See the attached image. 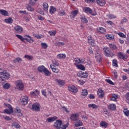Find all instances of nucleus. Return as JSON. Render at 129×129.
I'll return each instance as SVG.
<instances>
[{
    "label": "nucleus",
    "instance_id": "obj_15",
    "mask_svg": "<svg viewBox=\"0 0 129 129\" xmlns=\"http://www.w3.org/2000/svg\"><path fill=\"white\" fill-rule=\"evenodd\" d=\"M78 13H79L78 10L73 11L71 13V15H70L71 19H74V18H75V17H76L77 15H78Z\"/></svg>",
    "mask_w": 129,
    "mask_h": 129
},
{
    "label": "nucleus",
    "instance_id": "obj_5",
    "mask_svg": "<svg viewBox=\"0 0 129 129\" xmlns=\"http://www.w3.org/2000/svg\"><path fill=\"white\" fill-rule=\"evenodd\" d=\"M83 11L86 14H90L92 16H96L97 13L96 12H93L92 10L89 7H85L83 9Z\"/></svg>",
    "mask_w": 129,
    "mask_h": 129
},
{
    "label": "nucleus",
    "instance_id": "obj_17",
    "mask_svg": "<svg viewBox=\"0 0 129 129\" xmlns=\"http://www.w3.org/2000/svg\"><path fill=\"white\" fill-rule=\"evenodd\" d=\"M74 125L76 126V127H78V126H82V125H83V123L82 122V121L78 119L75 121L74 123Z\"/></svg>",
    "mask_w": 129,
    "mask_h": 129
},
{
    "label": "nucleus",
    "instance_id": "obj_20",
    "mask_svg": "<svg viewBox=\"0 0 129 129\" xmlns=\"http://www.w3.org/2000/svg\"><path fill=\"white\" fill-rule=\"evenodd\" d=\"M25 37H26L25 38V40L26 41H27V42H29V43H33L34 42V40L33 38H32V37L30 35H25Z\"/></svg>",
    "mask_w": 129,
    "mask_h": 129
},
{
    "label": "nucleus",
    "instance_id": "obj_41",
    "mask_svg": "<svg viewBox=\"0 0 129 129\" xmlns=\"http://www.w3.org/2000/svg\"><path fill=\"white\" fill-rule=\"evenodd\" d=\"M88 94V91L86 89H84L82 91V95L83 96H86Z\"/></svg>",
    "mask_w": 129,
    "mask_h": 129
},
{
    "label": "nucleus",
    "instance_id": "obj_28",
    "mask_svg": "<svg viewBox=\"0 0 129 129\" xmlns=\"http://www.w3.org/2000/svg\"><path fill=\"white\" fill-rule=\"evenodd\" d=\"M45 68H46L44 66H40L37 68V70L38 72H40V73H42L44 72V70Z\"/></svg>",
    "mask_w": 129,
    "mask_h": 129
},
{
    "label": "nucleus",
    "instance_id": "obj_26",
    "mask_svg": "<svg viewBox=\"0 0 129 129\" xmlns=\"http://www.w3.org/2000/svg\"><path fill=\"white\" fill-rule=\"evenodd\" d=\"M96 2L100 7H103V6L105 5V1L104 0H96Z\"/></svg>",
    "mask_w": 129,
    "mask_h": 129
},
{
    "label": "nucleus",
    "instance_id": "obj_32",
    "mask_svg": "<svg viewBox=\"0 0 129 129\" xmlns=\"http://www.w3.org/2000/svg\"><path fill=\"white\" fill-rule=\"evenodd\" d=\"M81 20L83 23H85L86 24L88 23V20L84 15H82L81 16Z\"/></svg>",
    "mask_w": 129,
    "mask_h": 129
},
{
    "label": "nucleus",
    "instance_id": "obj_46",
    "mask_svg": "<svg viewBox=\"0 0 129 129\" xmlns=\"http://www.w3.org/2000/svg\"><path fill=\"white\" fill-rule=\"evenodd\" d=\"M15 112L17 113H18V116H22V113H21V109H20V108H16L15 110Z\"/></svg>",
    "mask_w": 129,
    "mask_h": 129
},
{
    "label": "nucleus",
    "instance_id": "obj_44",
    "mask_svg": "<svg viewBox=\"0 0 129 129\" xmlns=\"http://www.w3.org/2000/svg\"><path fill=\"white\" fill-rule=\"evenodd\" d=\"M22 59H21V58H20V57H17V58H16L15 59H14V60H13V62H14V63H17V62H18V63H21V62H22Z\"/></svg>",
    "mask_w": 129,
    "mask_h": 129
},
{
    "label": "nucleus",
    "instance_id": "obj_31",
    "mask_svg": "<svg viewBox=\"0 0 129 129\" xmlns=\"http://www.w3.org/2000/svg\"><path fill=\"white\" fill-rule=\"evenodd\" d=\"M108 108L110 110H115L116 109V106L114 104H111L108 106Z\"/></svg>",
    "mask_w": 129,
    "mask_h": 129
},
{
    "label": "nucleus",
    "instance_id": "obj_12",
    "mask_svg": "<svg viewBox=\"0 0 129 129\" xmlns=\"http://www.w3.org/2000/svg\"><path fill=\"white\" fill-rule=\"evenodd\" d=\"M106 32V30L105 29V28L103 27H100L97 28V32L98 34H105Z\"/></svg>",
    "mask_w": 129,
    "mask_h": 129
},
{
    "label": "nucleus",
    "instance_id": "obj_23",
    "mask_svg": "<svg viewBox=\"0 0 129 129\" xmlns=\"http://www.w3.org/2000/svg\"><path fill=\"white\" fill-rule=\"evenodd\" d=\"M95 57L96 58L97 62H101V55H100V53H99L98 52H96Z\"/></svg>",
    "mask_w": 129,
    "mask_h": 129
},
{
    "label": "nucleus",
    "instance_id": "obj_30",
    "mask_svg": "<svg viewBox=\"0 0 129 129\" xmlns=\"http://www.w3.org/2000/svg\"><path fill=\"white\" fill-rule=\"evenodd\" d=\"M57 59H65L66 58V54L63 53H59L57 55Z\"/></svg>",
    "mask_w": 129,
    "mask_h": 129
},
{
    "label": "nucleus",
    "instance_id": "obj_59",
    "mask_svg": "<svg viewBox=\"0 0 129 129\" xmlns=\"http://www.w3.org/2000/svg\"><path fill=\"white\" fill-rule=\"evenodd\" d=\"M117 34L118 36H119V37H121V38H125V35L121 32H119L117 33Z\"/></svg>",
    "mask_w": 129,
    "mask_h": 129
},
{
    "label": "nucleus",
    "instance_id": "obj_10",
    "mask_svg": "<svg viewBox=\"0 0 129 129\" xmlns=\"http://www.w3.org/2000/svg\"><path fill=\"white\" fill-rule=\"evenodd\" d=\"M28 102H29V98L28 96H25L23 97L21 100V104L22 105H26V104H28Z\"/></svg>",
    "mask_w": 129,
    "mask_h": 129
},
{
    "label": "nucleus",
    "instance_id": "obj_51",
    "mask_svg": "<svg viewBox=\"0 0 129 129\" xmlns=\"http://www.w3.org/2000/svg\"><path fill=\"white\" fill-rule=\"evenodd\" d=\"M26 9H27V10L29 11V12H34V8H33V7H32L31 6H29L27 5Z\"/></svg>",
    "mask_w": 129,
    "mask_h": 129
},
{
    "label": "nucleus",
    "instance_id": "obj_6",
    "mask_svg": "<svg viewBox=\"0 0 129 129\" xmlns=\"http://www.w3.org/2000/svg\"><path fill=\"white\" fill-rule=\"evenodd\" d=\"M32 107L31 109L34 110V111H40V109L41 108V105L38 103H35L31 105Z\"/></svg>",
    "mask_w": 129,
    "mask_h": 129
},
{
    "label": "nucleus",
    "instance_id": "obj_49",
    "mask_svg": "<svg viewBox=\"0 0 129 129\" xmlns=\"http://www.w3.org/2000/svg\"><path fill=\"white\" fill-rule=\"evenodd\" d=\"M127 19L126 18H123L121 20V24L122 25L123 24H125V23H127Z\"/></svg>",
    "mask_w": 129,
    "mask_h": 129
},
{
    "label": "nucleus",
    "instance_id": "obj_21",
    "mask_svg": "<svg viewBox=\"0 0 129 129\" xmlns=\"http://www.w3.org/2000/svg\"><path fill=\"white\" fill-rule=\"evenodd\" d=\"M30 94H31L32 96H38V95L40 94V91L38 90H35V91L30 92Z\"/></svg>",
    "mask_w": 129,
    "mask_h": 129
},
{
    "label": "nucleus",
    "instance_id": "obj_58",
    "mask_svg": "<svg viewBox=\"0 0 129 129\" xmlns=\"http://www.w3.org/2000/svg\"><path fill=\"white\" fill-rule=\"evenodd\" d=\"M41 93L45 97H47V92L46 91V90H42Z\"/></svg>",
    "mask_w": 129,
    "mask_h": 129
},
{
    "label": "nucleus",
    "instance_id": "obj_4",
    "mask_svg": "<svg viewBox=\"0 0 129 129\" xmlns=\"http://www.w3.org/2000/svg\"><path fill=\"white\" fill-rule=\"evenodd\" d=\"M0 75H2L3 78H5V79H9V78H10V74H9V73L2 68H0Z\"/></svg>",
    "mask_w": 129,
    "mask_h": 129
},
{
    "label": "nucleus",
    "instance_id": "obj_43",
    "mask_svg": "<svg viewBox=\"0 0 129 129\" xmlns=\"http://www.w3.org/2000/svg\"><path fill=\"white\" fill-rule=\"evenodd\" d=\"M10 87H11V85L8 83H6L3 86V88H4V89H9Z\"/></svg>",
    "mask_w": 129,
    "mask_h": 129
},
{
    "label": "nucleus",
    "instance_id": "obj_60",
    "mask_svg": "<svg viewBox=\"0 0 129 129\" xmlns=\"http://www.w3.org/2000/svg\"><path fill=\"white\" fill-rule=\"evenodd\" d=\"M88 43H89V44H90L91 45H92L93 44H94V43H95V41L94 40V39H92L90 40H88Z\"/></svg>",
    "mask_w": 129,
    "mask_h": 129
},
{
    "label": "nucleus",
    "instance_id": "obj_1",
    "mask_svg": "<svg viewBox=\"0 0 129 129\" xmlns=\"http://www.w3.org/2000/svg\"><path fill=\"white\" fill-rule=\"evenodd\" d=\"M63 124V122L61 120H56L53 124V126L56 129H67L69 124L67 123L66 124Z\"/></svg>",
    "mask_w": 129,
    "mask_h": 129
},
{
    "label": "nucleus",
    "instance_id": "obj_24",
    "mask_svg": "<svg viewBox=\"0 0 129 129\" xmlns=\"http://www.w3.org/2000/svg\"><path fill=\"white\" fill-rule=\"evenodd\" d=\"M57 11L56 8L53 6H51L49 9V13L50 15H54L55 13Z\"/></svg>",
    "mask_w": 129,
    "mask_h": 129
},
{
    "label": "nucleus",
    "instance_id": "obj_39",
    "mask_svg": "<svg viewBox=\"0 0 129 129\" xmlns=\"http://www.w3.org/2000/svg\"><path fill=\"white\" fill-rule=\"evenodd\" d=\"M76 67H77L78 69H80L81 70H83V71L85 70V67H84V66L82 64H76Z\"/></svg>",
    "mask_w": 129,
    "mask_h": 129
},
{
    "label": "nucleus",
    "instance_id": "obj_35",
    "mask_svg": "<svg viewBox=\"0 0 129 129\" xmlns=\"http://www.w3.org/2000/svg\"><path fill=\"white\" fill-rule=\"evenodd\" d=\"M4 22H5L6 24H12V23L14 22V20L12 18H9L8 19H5Z\"/></svg>",
    "mask_w": 129,
    "mask_h": 129
},
{
    "label": "nucleus",
    "instance_id": "obj_62",
    "mask_svg": "<svg viewBox=\"0 0 129 129\" xmlns=\"http://www.w3.org/2000/svg\"><path fill=\"white\" fill-rule=\"evenodd\" d=\"M106 82H107V83H109V84H111V85H113V82H112V81L109 79H107L106 80Z\"/></svg>",
    "mask_w": 129,
    "mask_h": 129
},
{
    "label": "nucleus",
    "instance_id": "obj_38",
    "mask_svg": "<svg viewBox=\"0 0 129 129\" xmlns=\"http://www.w3.org/2000/svg\"><path fill=\"white\" fill-rule=\"evenodd\" d=\"M33 37L37 38V39H43V35L39 34H33Z\"/></svg>",
    "mask_w": 129,
    "mask_h": 129
},
{
    "label": "nucleus",
    "instance_id": "obj_63",
    "mask_svg": "<svg viewBox=\"0 0 129 129\" xmlns=\"http://www.w3.org/2000/svg\"><path fill=\"white\" fill-rule=\"evenodd\" d=\"M38 20H39V21H44V20L43 17L41 15H39L38 16Z\"/></svg>",
    "mask_w": 129,
    "mask_h": 129
},
{
    "label": "nucleus",
    "instance_id": "obj_45",
    "mask_svg": "<svg viewBox=\"0 0 129 129\" xmlns=\"http://www.w3.org/2000/svg\"><path fill=\"white\" fill-rule=\"evenodd\" d=\"M55 45H56V46H58L59 47H62V46H64V45H65V43L64 42L57 41L55 43Z\"/></svg>",
    "mask_w": 129,
    "mask_h": 129
},
{
    "label": "nucleus",
    "instance_id": "obj_55",
    "mask_svg": "<svg viewBox=\"0 0 129 129\" xmlns=\"http://www.w3.org/2000/svg\"><path fill=\"white\" fill-rule=\"evenodd\" d=\"M116 99H117V95L114 94H113L112 95V98H111L112 100H113V101H115V100H116Z\"/></svg>",
    "mask_w": 129,
    "mask_h": 129
},
{
    "label": "nucleus",
    "instance_id": "obj_57",
    "mask_svg": "<svg viewBox=\"0 0 129 129\" xmlns=\"http://www.w3.org/2000/svg\"><path fill=\"white\" fill-rule=\"evenodd\" d=\"M48 34H49L50 36H55V35H56V31H49Z\"/></svg>",
    "mask_w": 129,
    "mask_h": 129
},
{
    "label": "nucleus",
    "instance_id": "obj_50",
    "mask_svg": "<svg viewBox=\"0 0 129 129\" xmlns=\"http://www.w3.org/2000/svg\"><path fill=\"white\" fill-rule=\"evenodd\" d=\"M112 65L114 66V67H117L118 66L117 65V60L116 59H113L112 61Z\"/></svg>",
    "mask_w": 129,
    "mask_h": 129
},
{
    "label": "nucleus",
    "instance_id": "obj_33",
    "mask_svg": "<svg viewBox=\"0 0 129 129\" xmlns=\"http://www.w3.org/2000/svg\"><path fill=\"white\" fill-rule=\"evenodd\" d=\"M43 72L44 73V75L45 76H50V75H51V73L46 68L44 69V70Z\"/></svg>",
    "mask_w": 129,
    "mask_h": 129
},
{
    "label": "nucleus",
    "instance_id": "obj_16",
    "mask_svg": "<svg viewBox=\"0 0 129 129\" xmlns=\"http://www.w3.org/2000/svg\"><path fill=\"white\" fill-rule=\"evenodd\" d=\"M103 50L104 52V54L106 57H109V53H110L109 48H108V47H104L103 48Z\"/></svg>",
    "mask_w": 129,
    "mask_h": 129
},
{
    "label": "nucleus",
    "instance_id": "obj_3",
    "mask_svg": "<svg viewBox=\"0 0 129 129\" xmlns=\"http://www.w3.org/2000/svg\"><path fill=\"white\" fill-rule=\"evenodd\" d=\"M15 89H18V90H23L24 89V83L23 81L21 80H18L15 82Z\"/></svg>",
    "mask_w": 129,
    "mask_h": 129
},
{
    "label": "nucleus",
    "instance_id": "obj_22",
    "mask_svg": "<svg viewBox=\"0 0 129 129\" xmlns=\"http://www.w3.org/2000/svg\"><path fill=\"white\" fill-rule=\"evenodd\" d=\"M88 106L89 108H93V109H97L99 107V106L93 103L89 104Z\"/></svg>",
    "mask_w": 129,
    "mask_h": 129
},
{
    "label": "nucleus",
    "instance_id": "obj_13",
    "mask_svg": "<svg viewBox=\"0 0 129 129\" xmlns=\"http://www.w3.org/2000/svg\"><path fill=\"white\" fill-rule=\"evenodd\" d=\"M97 94L100 98H103L104 97V91L101 89H99L97 91Z\"/></svg>",
    "mask_w": 129,
    "mask_h": 129
},
{
    "label": "nucleus",
    "instance_id": "obj_14",
    "mask_svg": "<svg viewBox=\"0 0 129 129\" xmlns=\"http://www.w3.org/2000/svg\"><path fill=\"white\" fill-rule=\"evenodd\" d=\"M78 76L82 78H86L88 76V73L86 72H80L78 74Z\"/></svg>",
    "mask_w": 129,
    "mask_h": 129
},
{
    "label": "nucleus",
    "instance_id": "obj_54",
    "mask_svg": "<svg viewBox=\"0 0 129 129\" xmlns=\"http://www.w3.org/2000/svg\"><path fill=\"white\" fill-rule=\"evenodd\" d=\"M107 18H109V19H115L116 18V16H114V15L112 14H109L107 15Z\"/></svg>",
    "mask_w": 129,
    "mask_h": 129
},
{
    "label": "nucleus",
    "instance_id": "obj_56",
    "mask_svg": "<svg viewBox=\"0 0 129 129\" xmlns=\"http://www.w3.org/2000/svg\"><path fill=\"white\" fill-rule=\"evenodd\" d=\"M59 15V16H65V11H64V10H60L59 12H58Z\"/></svg>",
    "mask_w": 129,
    "mask_h": 129
},
{
    "label": "nucleus",
    "instance_id": "obj_42",
    "mask_svg": "<svg viewBox=\"0 0 129 129\" xmlns=\"http://www.w3.org/2000/svg\"><path fill=\"white\" fill-rule=\"evenodd\" d=\"M38 1H39V0H30L29 4L31 6H35V5H36V4H37V2Z\"/></svg>",
    "mask_w": 129,
    "mask_h": 129
},
{
    "label": "nucleus",
    "instance_id": "obj_53",
    "mask_svg": "<svg viewBox=\"0 0 129 129\" xmlns=\"http://www.w3.org/2000/svg\"><path fill=\"white\" fill-rule=\"evenodd\" d=\"M24 58L28 59V60H33V56L29 55H25Z\"/></svg>",
    "mask_w": 129,
    "mask_h": 129
},
{
    "label": "nucleus",
    "instance_id": "obj_48",
    "mask_svg": "<svg viewBox=\"0 0 129 129\" xmlns=\"http://www.w3.org/2000/svg\"><path fill=\"white\" fill-rule=\"evenodd\" d=\"M16 36L19 39V40H21V41H22L24 42L25 41V38H23L22 35H20L19 34H16Z\"/></svg>",
    "mask_w": 129,
    "mask_h": 129
},
{
    "label": "nucleus",
    "instance_id": "obj_47",
    "mask_svg": "<svg viewBox=\"0 0 129 129\" xmlns=\"http://www.w3.org/2000/svg\"><path fill=\"white\" fill-rule=\"evenodd\" d=\"M123 111L124 114H125V115L126 116H129V110H127V109L124 108V110H123Z\"/></svg>",
    "mask_w": 129,
    "mask_h": 129
},
{
    "label": "nucleus",
    "instance_id": "obj_8",
    "mask_svg": "<svg viewBox=\"0 0 129 129\" xmlns=\"http://www.w3.org/2000/svg\"><path fill=\"white\" fill-rule=\"evenodd\" d=\"M69 90L73 92L74 93H77L78 92V89L74 85H70L68 87Z\"/></svg>",
    "mask_w": 129,
    "mask_h": 129
},
{
    "label": "nucleus",
    "instance_id": "obj_11",
    "mask_svg": "<svg viewBox=\"0 0 129 129\" xmlns=\"http://www.w3.org/2000/svg\"><path fill=\"white\" fill-rule=\"evenodd\" d=\"M71 119L73 120V121H76V120H78V119H79V114L75 113L72 114L71 116Z\"/></svg>",
    "mask_w": 129,
    "mask_h": 129
},
{
    "label": "nucleus",
    "instance_id": "obj_27",
    "mask_svg": "<svg viewBox=\"0 0 129 129\" xmlns=\"http://www.w3.org/2000/svg\"><path fill=\"white\" fill-rule=\"evenodd\" d=\"M57 118H58L56 116H54L53 117H50L47 119V121L48 122H52L53 121H55V120H56V119H57Z\"/></svg>",
    "mask_w": 129,
    "mask_h": 129
},
{
    "label": "nucleus",
    "instance_id": "obj_40",
    "mask_svg": "<svg viewBox=\"0 0 129 129\" xmlns=\"http://www.w3.org/2000/svg\"><path fill=\"white\" fill-rule=\"evenodd\" d=\"M109 47L110 48V49L112 50H117V47L116 46L113 44H109Z\"/></svg>",
    "mask_w": 129,
    "mask_h": 129
},
{
    "label": "nucleus",
    "instance_id": "obj_7",
    "mask_svg": "<svg viewBox=\"0 0 129 129\" xmlns=\"http://www.w3.org/2000/svg\"><path fill=\"white\" fill-rule=\"evenodd\" d=\"M14 30L17 34H22L24 31V29L21 26L17 25L14 27Z\"/></svg>",
    "mask_w": 129,
    "mask_h": 129
},
{
    "label": "nucleus",
    "instance_id": "obj_29",
    "mask_svg": "<svg viewBox=\"0 0 129 129\" xmlns=\"http://www.w3.org/2000/svg\"><path fill=\"white\" fill-rule=\"evenodd\" d=\"M0 13L2 16H9V12L5 10H0Z\"/></svg>",
    "mask_w": 129,
    "mask_h": 129
},
{
    "label": "nucleus",
    "instance_id": "obj_18",
    "mask_svg": "<svg viewBox=\"0 0 129 129\" xmlns=\"http://www.w3.org/2000/svg\"><path fill=\"white\" fill-rule=\"evenodd\" d=\"M118 56L119 58H120V59H122L123 60L127 59V56L125 54H123L120 52L118 53Z\"/></svg>",
    "mask_w": 129,
    "mask_h": 129
},
{
    "label": "nucleus",
    "instance_id": "obj_37",
    "mask_svg": "<svg viewBox=\"0 0 129 129\" xmlns=\"http://www.w3.org/2000/svg\"><path fill=\"white\" fill-rule=\"evenodd\" d=\"M105 37L108 40H113L114 39V36L112 34H107Z\"/></svg>",
    "mask_w": 129,
    "mask_h": 129
},
{
    "label": "nucleus",
    "instance_id": "obj_2",
    "mask_svg": "<svg viewBox=\"0 0 129 129\" xmlns=\"http://www.w3.org/2000/svg\"><path fill=\"white\" fill-rule=\"evenodd\" d=\"M52 64L50 65V68L54 73H59V70L56 67L59 66V62L56 59L52 60Z\"/></svg>",
    "mask_w": 129,
    "mask_h": 129
},
{
    "label": "nucleus",
    "instance_id": "obj_36",
    "mask_svg": "<svg viewBox=\"0 0 129 129\" xmlns=\"http://www.w3.org/2000/svg\"><path fill=\"white\" fill-rule=\"evenodd\" d=\"M4 113H7V114H11L13 113V109H6L4 110Z\"/></svg>",
    "mask_w": 129,
    "mask_h": 129
},
{
    "label": "nucleus",
    "instance_id": "obj_25",
    "mask_svg": "<svg viewBox=\"0 0 129 129\" xmlns=\"http://www.w3.org/2000/svg\"><path fill=\"white\" fill-rule=\"evenodd\" d=\"M100 125L101 127L106 128V127H107L108 126V123H107V122H106L105 121H101L100 123Z\"/></svg>",
    "mask_w": 129,
    "mask_h": 129
},
{
    "label": "nucleus",
    "instance_id": "obj_52",
    "mask_svg": "<svg viewBox=\"0 0 129 129\" xmlns=\"http://www.w3.org/2000/svg\"><path fill=\"white\" fill-rule=\"evenodd\" d=\"M41 47L43 48V49H46L48 48V44L46 43L42 42L41 43Z\"/></svg>",
    "mask_w": 129,
    "mask_h": 129
},
{
    "label": "nucleus",
    "instance_id": "obj_19",
    "mask_svg": "<svg viewBox=\"0 0 129 129\" xmlns=\"http://www.w3.org/2000/svg\"><path fill=\"white\" fill-rule=\"evenodd\" d=\"M55 82H56V83H57L58 85H59V86H63V85H64V84H65V81H64L63 80H60V79H56L55 80Z\"/></svg>",
    "mask_w": 129,
    "mask_h": 129
},
{
    "label": "nucleus",
    "instance_id": "obj_64",
    "mask_svg": "<svg viewBox=\"0 0 129 129\" xmlns=\"http://www.w3.org/2000/svg\"><path fill=\"white\" fill-rule=\"evenodd\" d=\"M78 84H80V85H83V84H84L85 82L83 81L79 80L78 81Z\"/></svg>",
    "mask_w": 129,
    "mask_h": 129
},
{
    "label": "nucleus",
    "instance_id": "obj_34",
    "mask_svg": "<svg viewBox=\"0 0 129 129\" xmlns=\"http://www.w3.org/2000/svg\"><path fill=\"white\" fill-rule=\"evenodd\" d=\"M43 6L44 11H45L46 12H48V10H49V5H48V3H43Z\"/></svg>",
    "mask_w": 129,
    "mask_h": 129
},
{
    "label": "nucleus",
    "instance_id": "obj_61",
    "mask_svg": "<svg viewBox=\"0 0 129 129\" xmlns=\"http://www.w3.org/2000/svg\"><path fill=\"white\" fill-rule=\"evenodd\" d=\"M13 126L15 127V128H20V124L18 123H15L13 125Z\"/></svg>",
    "mask_w": 129,
    "mask_h": 129
},
{
    "label": "nucleus",
    "instance_id": "obj_9",
    "mask_svg": "<svg viewBox=\"0 0 129 129\" xmlns=\"http://www.w3.org/2000/svg\"><path fill=\"white\" fill-rule=\"evenodd\" d=\"M84 58H75V63L74 64L76 65H78V64H83L84 63Z\"/></svg>",
    "mask_w": 129,
    "mask_h": 129
}]
</instances>
